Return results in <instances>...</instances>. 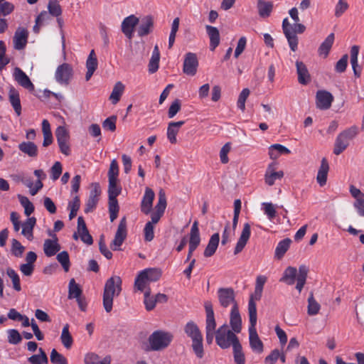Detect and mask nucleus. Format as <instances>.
<instances>
[{
    "instance_id": "1",
    "label": "nucleus",
    "mask_w": 364,
    "mask_h": 364,
    "mask_svg": "<svg viewBox=\"0 0 364 364\" xmlns=\"http://www.w3.org/2000/svg\"><path fill=\"white\" fill-rule=\"evenodd\" d=\"M248 313L250 317L249 341L250 346L254 352L262 353L264 350V345L259 338L255 328L257 323V307L252 299L248 303Z\"/></svg>"
},
{
    "instance_id": "2",
    "label": "nucleus",
    "mask_w": 364,
    "mask_h": 364,
    "mask_svg": "<svg viewBox=\"0 0 364 364\" xmlns=\"http://www.w3.org/2000/svg\"><path fill=\"white\" fill-rule=\"evenodd\" d=\"M122 291V279L119 276H113L105 282L103 292V307L107 313L112 310L113 299Z\"/></svg>"
},
{
    "instance_id": "3",
    "label": "nucleus",
    "mask_w": 364,
    "mask_h": 364,
    "mask_svg": "<svg viewBox=\"0 0 364 364\" xmlns=\"http://www.w3.org/2000/svg\"><path fill=\"white\" fill-rule=\"evenodd\" d=\"M184 331L192 341L191 346L194 353L197 358H202L204 355L203 336L198 326L196 323L190 321L185 325Z\"/></svg>"
},
{
    "instance_id": "4",
    "label": "nucleus",
    "mask_w": 364,
    "mask_h": 364,
    "mask_svg": "<svg viewBox=\"0 0 364 364\" xmlns=\"http://www.w3.org/2000/svg\"><path fill=\"white\" fill-rule=\"evenodd\" d=\"M235 333L226 323H224L217 330L215 329L214 336H215L217 345L223 349L228 348L231 346H234L240 342Z\"/></svg>"
},
{
    "instance_id": "5",
    "label": "nucleus",
    "mask_w": 364,
    "mask_h": 364,
    "mask_svg": "<svg viewBox=\"0 0 364 364\" xmlns=\"http://www.w3.org/2000/svg\"><path fill=\"white\" fill-rule=\"evenodd\" d=\"M171 333L162 330L154 331L149 337L151 350L158 351L167 348L173 340Z\"/></svg>"
},
{
    "instance_id": "6",
    "label": "nucleus",
    "mask_w": 364,
    "mask_h": 364,
    "mask_svg": "<svg viewBox=\"0 0 364 364\" xmlns=\"http://www.w3.org/2000/svg\"><path fill=\"white\" fill-rule=\"evenodd\" d=\"M358 134V128L351 127L341 132L336 139L333 154H341L349 145V142Z\"/></svg>"
},
{
    "instance_id": "7",
    "label": "nucleus",
    "mask_w": 364,
    "mask_h": 364,
    "mask_svg": "<svg viewBox=\"0 0 364 364\" xmlns=\"http://www.w3.org/2000/svg\"><path fill=\"white\" fill-rule=\"evenodd\" d=\"M204 307L206 313L205 319V339L208 344L210 345L214 339L215 328H216V321L214 316L213 307L211 301H206L204 303Z\"/></svg>"
},
{
    "instance_id": "8",
    "label": "nucleus",
    "mask_w": 364,
    "mask_h": 364,
    "mask_svg": "<svg viewBox=\"0 0 364 364\" xmlns=\"http://www.w3.org/2000/svg\"><path fill=\"white\" fill-rule=\"evenodd\" d=\"M127 225L126 218H122L117 227L114 238L110 244V247L114 251L120 250V247L124 242L127 235Z\"/></svg>"
},
{
    "instance_id": "9",
    "label": "nucleus",
    "mask_w": 364,
    "mask_h": 364,
    "mask_svg": "<svg viewBox=\"0 0 364 364\" xmlns=\"http://www.w3.org/2000/svg\"><path fill=\"white\" fill-rule=\"evenodd\" d=\"M55 136L61 153L65 156H69L70 154V135L67 129L65 127H58L55 130Z\"/></svg>"
},
{
    "instance_id": "10",
    "label": "nucleus",
    "mask_w": 364,
    "mask_h": 364,
    "mask_svg": "<svg viewBox=\"0 0 364 364\" xmlns=\"http://www.w3.org/2000/svg\"><path fill=\"white\" fill-rule=\"evenodd\" d=\"M73 70L72 66L68 63H63L59 65L55 73L56 81L63 85H68L73 78Z\"/></svg>"
},
{
    "instance_id": "11",
    "label": "nucleus",
    "mask_w": 364,
    "mask_h": 364,
    "mask_svg": "<svg viewBox=\"0 0 364 364\" xmlns=\"http://www.w3.org/2000/svg\"><path fill=\"white\" fill-rule=\"evenodd\" d=\"M218 297L220 306L223 308H227L230 305L232 306L237 305L235 291L232 288H220L218 290Z\"/></svg>"
},
{
    "instance_id": "12",
    "label": "nucleus",
    "mask_w": 364,
    "mask_h": 364,
    "mask_svg": "<svg viewBox=\"0 0 364 364\" xmlns=\"http://www.w3.org/2000/svg\"><path fill=\"white\" fill-rule=\"evenodd\" d=\"M198 60L196 55L193 53L186 54L183 61V72L190 76H194L197 73Z\"/></svg>"
},
{
    "instance_id": "13",
    "label": "nucleus",
    "mask_w": 364,
    "mask_h": 364,
    "mask_svg": "<svg viewBox=\"0 0 364 364\" xmlns=\"http://www.w3.org/2000/svg\"><path fill=\"white\" fill-rule=\"evenodd\" d=\"M333 101L332 94L326 90H318L316 95V104L317 108L323 110L331 107Z\"/></svg>"
},
{
    "instance_id": "14",
    "label": "nucleus",
    "mask_w": 364,
    "mask_h": 364,
    "mask_svg": "<svg viewBox=\"0 0 364 364\" xmlns=\"http://www.w3.org/2000/svg\"><path fill=\"white\" fill-rule=\"evenodd\" d=\"M13 77L20 86L29 91L34 90V85L32 83L28 76L20 68L16 67L14 68Z\"/></svg>"
},
{
    "instance_id": "15",
    "label": "nucleus",
    "mask_w": 364,
    "mask_h": 364,
    "mask_svg": "<svg viewBox=\"0 0 364 364\" xmlns=\"http://www.w3.org/2000/svg\"><path fill=\"white\" fill-rule=\"evenodd\" d=\"M139 22V18L134 15H130L123 20L122 23V31L127 38L132 39L133 38L134 28Z\"/></svg>"
},
{
    "instance_id": "16",
    "label": "nucleus",
    "mask_w": 364,
    "mask_h": 364,
    "mask_svg": "<svg viewBox=\"0 0 364 364\" xmlns=\"http://www.w3.org/2000/svg\"><path fill=\"white\" fill-rule=\"evenodd\" d=\"M28 37V31L24 28L18 27L15 31L13 38L14 48L18 50L23 49L27 44Z\"/></svg>"
},
{
    "instance_id": "17",
    "label": "nucleus",
    "mask_w": 364,
    "mask_h": 364,
    "mask_svg": "<svg viewBox=\"0 0 364 364\" xmlns=\"http://www.w3.org/2000/svg\"><path fill=\"white\" fill-rule=\"evenodd\" d=\"M276 166V163H272L269 164L266 170L264 181L269 186L274 185L276 180L281 179L284 176V172L282 171H277Z\"/></svg>"
},
{
    "instance_id": "18",
    "label": "nucleus",
    "mask_w": 364,
    "mask_h": 364,
    "mask_svg": "<svg viewBox=\"0 0 364 364\" xmlns=\"http://www.w3.org/2000/svg\"><path fill=\"white\" fill-rule=\"evenodd\" d=\"M251 235V228L249 223H245L239 237V240L235 247L234 254L237 255L242 251L247 245Z\"/></svg>"
},
{
    "instance_id": "19",
    "label": "nucleus",
    "mask_w": 364,
    "mask_h": 364,
    "mask_svg": "<svg viewBox=\"0 0 364 364\" xmlns=\"http://www.w3.org/2000/svg\"><path fill=\"white\" fill-rule=\"evenodd\" d=\"M139 23V25L136 31L139 37L147 36L152 32L154 28V18L151 16L143 17Z\"/></svg>"
},
{
    "instance_id": "20",
    "label": "nucleus",
    "mask_w": 364,
    "mask_h": 364,
    "mask_svg": "<svg viewBox=\"0 0 364 364\" xmlns=\"http://www.w3.org/2000/svg\"><path fill=\"white\" fill-rule=\"evenodd\" d=\"M230 324L235 333H240L242 330V318L239 312L238 305L232 306L230 315Z\"/></svg>"
},
{
    "instance_id": "21",
    "label": "nucleus",
    "mask_w": 364,
    "mask_h": 364,
    "mask_svg": "<svg viewBox=\"0 0 364 364\" xmlns=\"http://www.w3.org/2000/svg\"><path fill=\"white\" fill-rule=\"evenodd\" d=\"M295 64L298 75V82L303 85H307L311 81V75L306 65L300 60H296Z\"/></svg>"
},
{
    "instance_id": "22",
    "label": "nucleus",
    "mask_w": 364,
    "mask_h": 364,
    "mask_svg": "<svg viewBox=\"0 0 364 364\" xmlns=\"http://www.w3.org/2000/svg\"><path fill=\"white\" fill-rule=\"evenodd\" d=\"M60 250L58 239L53 235V239H46L43 243V251L47 257L54 256Z\"/></svg>"
},
{
    "instance_id": "23",
    "label": "nucleus",
    "mask_w": 364,
    "mask_h": 364,
    "mask_svg": "<svg viewBox=\"0 0 364 364\" xmlns=\"http://www.w3.org/2000/svg\"><path fill=\"white\" fill-rule=\"evenodd\" d=\"M155 197L154 192L150 188H146L145 193L141 203V210L147 215L151 212L153 201Z\"/></svg>"
},
{
    "instance_id": "24",
    "label": "nucleus",
    "mask_w": 364,
    "mask_h": 364,
    "mask_svg": "<svg viewBox=\"0 0 364 364\" xmlns=\"http://www.w3.org/2000/svg\"><path fill=\"white\" fill-rule=\"evenodd\" d=\"M9 100L17 116L21 114V105L18 91L13 86L9 90Z\"/></svg>"
},
{
    "instance_id": "25",
    "label": "nucleus",
    "mask_w": 364,
    "mask_h": 364,
    "mask_svg": "<svg viewBox=\"0 0 364 364\" xmlns=\"http://www.w3.org/2000/svg\"><path fill=\"white\" fill-rule=\"evenodd\" d=\"M97 59L94 50H92L88 55V58L86 61V68H87V73L85 75V80L86 81H88L91 77L92 76L93 73L97 68Z\"/></svg>"
},
{
    "instance_id": "26",
    "label": "nucleus",
    "mask_w": 364,
    "mask_h": 364,
    "mask_svg": "<svg viewBox=\"0 0 364 364\" xmlns=\"http://www.w3.org/2000/svg\"><path fill=\"white\" fill-rule=\"evenodd\" d=\"M335 40L334 33H330L325 40L322 42L318 49V54L319 56L326 58L329 54Z\"/></svg>"
},
{
    "instance_id": "27",
    "label": "nucleus",
    "mask_w": 364,
    "mask_h": 364,
    "mask_svg": "<svg viewBox=\"0 0 364 364\" xmlns=\"http://www.w3.org/2000/svg\"><path fill=\"white\" fill-rule=\"evenodd\" d=\"M328 171V163L326 158H323L316 176L317 183L321 187L326 183Z\"/></svg>"
},
{
    "instance_id": "28",
    "label": "nucleus",
    "mask_w": 364,
    "mask_h": 364,
    "mask_svg": "<svg viewBox=\"0 0 364 364\" xmlns=\"http://www.w3.org/2000/svg\"><path fill=\"white\" fill-rule=\"evenodd\" d=\"M184 121L171 122L168 124L167 128V138L171 144L177 142L176 135L179 132V128L183 125Z\"/></svg>"
},
{
    "instance_id": "29",
    "label": "nucleus",
    "mask_w": 364,
    "mask_h": 364,
    "mask_svg": "<svg viewBox=\"0 0 364 364\" xmlns=\"http://www.w3.org/2000/svg\"><path fill=\"white\" fill-rule=\"evenodd\" d=\"M36 223V219L34 217L28 218L25 222L22 223L21 234L30 241L33 240V230Z\"/></svg>"
},
{
    "instance_id": "30",
    "label": "nucleus",
    "mask_w": 364,
    "mask_h": 364,
    "mask_svg": "<svg viewBox=\"0 0 364 364\" xmlns=\"http://www.w3.org/2000/svg\"><path fill=\"white\" fill-rule=\"evenodd\" d=\"M18 149L29 157L35 158L38 156V146L32 141H23L18 146Z\"/></svg>"
},
{
    "instance_id": "31",
    "label": "nucleus",
    "mask_w": 364,
    "mask_h": 364,
    "mask_svg": "<svg viewBox=\"0 0 364 364\" xmlns=\"http://www.w3.org/2000/svg\"><path fill=\"white\" fill-rule=\"evenodd\" d=\"M207 33L210 38V48L214 50L220 43V33L216 27L207 25L205 26Z\"/></svg>"
},
{
    "instance_id": "32",
    "label": "nucleus",
    "mask_w": 364,
    "mask_h": 364,
    "mask_svg": "<svg viewBox=\"0 0 364 364\" xmlns=\"http://www.w3.org/2000/svg\"><path fill=\"white\" fill-rule=\"evenodd\" d=\"M200 242V232L198 229V223L195 221L191 227L190 232L189 247L195 249L198 247Z\"/></svg>"
},
{
    "instance_id": "33",
    "label": "nucleus",
    "mask_w": 364,
    "mask_h": 364,
    "mask_svg": "<svg viewBox=\"0 0 364 364\" xmlns=\"http://www.w3.org/2000/svg\"><path fill=\"white\" fill-rule=\"evenodd\" d=\"M220 241V235L218 233L213 234L208 242V244L204 251V256L206 257L213 255L218 248Z\"/></svg>"
},
{
    "instance_id": "34",
    "label": "nucleus",
    "mask_w": 364,
    "mask_h": 364,
    "mask_svg": "<svg viewBox=\"0 0 364 364\" xmlns=\"http://www.w3.org/2000/svg\"><path fill=\"white\" fill-rule=\"evenodd\" d=\"M257 7L259 16L262 18H267L272 13L273 4L271 1L257 0Z\"/></svg>"
},
{
    "instance_id": "35",
    "label": "nucleus",
    "mask_w": 364,
    "mask_h": 364,
    "mask_svg": "<svg viewBox=\"0 0 364 364\" xmlns=\"http://www.w3.org/2000/svg\"><path fill=\"white\" fill-rule=\"evenodd\" d=\"M160 60V52L157 45L154 48L151 59L149 63V72L150 73H156L159 69V64Z\"/></svg>"
},
{
    "instance_id": "36",
    "label": "nucleus",
    "mask_w": 364,
    "mask_h": 364,
    "mask_svg": "<svg viewBox=\"0 0 364 364\" xmlns=\"http://www.w3.org/2000/svg\"><path fill=\"white\" fill-rule=\"evenodd\" d=\"M297 269L293 267H288L284 272L282 277L279 282H284L288 285L294 284L295 279L297 277Z\"/></svg>"
},
{
    "instance_id": "37",
    "label": "nucleus",
    "mask_w": 364,
    "mask_h": 364,
    "mask_svg": "<svg viewBox=\"0 0 364 364\" xmlns=\"http://www.w3.org/2000/svg\"><path fill=\"white\" fill-rule=\"evenodd\" d=\"M146 272L141 271L134 281V287L140 291H146L148 288L150 282L147 279V276L145 275Z\"/></svg>"
},
{
    "instance_id": "38",
    "label": "nucleus",
    "mask_w": 364,
    "mask_h": 364,
    "mask_svg": "<svg viewBox=\"0 0 364 364\" xmlns=\"http://www.w3.org/2000/svg\"><path fill=\"white\" fill-rule=\"evenodd\" d=\"M290 150L284 146L279 144L271 145L269 149V154L271 159H277L281 154H288Z\"/></svg>"
},
{
    "instance_id": "39",
    "label": "nucleus",
    "mask_w": 364,
    "mask_h": 364,
    "mask_svg": "<svg viewBox=\"0 0 364 364\" xmlns=\"http://www.w3.org/2000/svg\"><path fill=\"white\" fill-rule=\"evenodd\" d=\"M308 268L305 265H301L299 267V273L296 277V289L301 292L306 280L307 274H308Z\"/></svg>"
},
{
    "instance_id": "40",
    "label": "nucleus",
    "mask_w": 364,
    "mask_h": 364,
    "mask_svg": "<svg viewBox=\"0 0 364 364\" xmlns=\"http://www.w3.org/2000/svg\"><path fill=\"white\" fill-rule=\"evenodd\" d=\"M60 341L63 346L67 349H70L73 346V339L69 331V325L68 323H66L63 328Z\"/></svg>"
},
{
    "instance_id": "41",
    "label": "nucleus",
    "mask_w": 364,
    "mask_h": 364,
    "mask_svg": "<svg viewBox=\"0 0 364 364\" xmlns=\"http://www.w3.org/2000/svg\"><path fill=\"white\" fill-rule=\"evenodd\" d=\"M31 364H48V358L43 348L38 349V354L33 355L28 358Z\"/></svg>"
},
{
    "instance_id": "42",
    "label": "nucleus",
    "mask_w": 364,
    "mask_h": 364,
    "mask_svg": "<svg viewBox=\"0 0 364 364\" xmlns=\"http://www.w3.org/2000/svg\"><path fill=\"white\" fill-rule=\"evenodd\" d=\"M291 242L289 238H286L280 241L275 249V257L279 259H281L289 250Z\"/></svg>"
},
{
    "instance_id": "43",
    "label": "nucleus",
    "mask_w": 364,
    "mask_h": 364,
    "mask_svg": "<svg viewBox=\"0 0 364 364\" xmlns=\"http://www.w3.org/2000/svg\"><path fill=\"white\" fill-rule=\"evenodd\" d=\"M124 85L121 82H117L112 91V93L109 96V100L112 101V104H117L124 92Z\"/></svg>"
},
{
    "instance_id": "44",
    "label": "nucleus",
    "mask_w": 364,
    "mask_h": 364,
    "mask_svg": "<svg viewBox=\"0 0 364 364\" xmlns=\"http://www.w3.org/2000/svg\"><path fill=\"white\" fill-rule=\"evenodd\" d=\"M81 295L82 290L80 286L75 282L74 279H71L68 286V298L70 299H78Z\"/></svg>"
},
{
    "instance_id": "45",
    "label": "nucleus",
    "mask_w": 364,
    "mask_h": 364,
    "mask_svg": "<svg viewBox=\"0 0 364 364\" xmlns=\"http://www.w3.org/2000/svg\"><path fill=\"white\" fill-rule=\"evenodd\" d=\"M6 274L12 281L13 288L16 291H20L21 290V287L18 274L14 269L10 267L6 269Z\"/></svg>"
},
{
    "instance_id": "46",
    "label": "nucleus",
    "mask_w": 364,
    "mask_h": 364,
    "mask_svg": "<svg viewBox=\"0 0 364 364\" xmlns=\"http://www.w3.org/2000/svg\"><path fill=\"white\" fill-rule=\"evenodd\" d=\"M48 10L49 14L54 17H59L62 14V8L58 0H49Z\"/></svg>"
},
{
    "instance_id": "47",
    "label": "nucleus",
    "mask_w": 364,
    "mask_h": 364,
    "mask_svg": "<svg viewBox=\"0 0 364 364\" xmlns=\"http://www.w3.org/2000/svg\"><path fill=\"white\" fill-rule=\"evenodd\" d=\"M232 348L235 362L237 364H245V358L240 343H237V344H235Z\"/></svg>"
},
{
    "instance_id": "48",
    "label": "nucleus",
    "mask_w": 364,
    "mask_h": 364,
    "mask_svg": "<svg viewBox=\"0 0 364 364\" xmlns=\"http://www.w3.org/2000/svg\"><path fill=\"white\" fill-rule=\"evenodd\" d=\"M122 188L117 184V179L109 180V198H117L121 193Z\"/></svg>"
},
{
    "instance_id": "49",
    "label": "nucleus",
    "mask_w": 364,
    "mask_h": 364,
    "mask_svg": "<svg viewBox=\"0 0 364 364\" xmlns=\"http://www.w3.org/2000/svg\"><path fill=\"white\" fill-rule=\"evenodd\" d=\"M167 205L165 191L161 189L158 193V202L155 206V210L164 213Z\"/></svg>"
},
{
    "instance_id": "50",
    "label": "nucleus",
    "mask_w": 364,
    "mask_h": 364,
    "mask_svg": "<svg viewBox=\"0 0 364 364\" xmlns=\"http://www.w3.org/2000/svg\"><path fill=\"white\" fill-rule=\"evenodd\" d=\"M57 260L62 265L64 271L65 272H68L70 269V257L67 251H63L57 255Z\"/></svg>"
},
{
    "instance_id": "51",
    "label": "nucleus",
    "mask_w": 364,
    "mask_h": 364,
    "mask_svg": "<svg viewBox=\"0 0 364 364\" xmlns=\"http://www.w3.org/2000/svg\"><path fill=\"white\" fill-rule=\"evenodd\" d=\"M320 304L315 300L313 293H311L308 299V314L310 316L316 315L318 313Z\"/></svg>"
},
{
    "instance_id": "52",
    "label": "nucleus",
    "mask_w": 364,
    "mask_h": 364,
    "mask_svg": "<svg viewBox=\"0 0 364 364\" xmlns=\"http://www.w3.org/2000/svg\"><path fill=\"white\" fill-rule=\"evenodd\" d=\"M142 272H146L145 275L147 276L150 282H156L161 277V271L157 268H148L142 270Z\"/></svg>"
},
{
    "instance_id": "53",
    "label": "nucleus",
    "mask_w": 364,
    "mask_h": 364,
    "mask_svg": "<svg viewBox=\"0 0 364 364\" xmlns=\"http://www.w3.org/2000/svg\"><path fill=\"white\" fill-rule=\"evenodd\" d=\"M150 295H151V289H150V288H148L144 291V303L146 309L147 311H151L152 309H154L156 306V304L155 297H151V296H150Z\"/></svg>"
},
{
    "instance_id": "54",
    "label": "nucleus",
    "mask_w": 364,
    "mask_h": 364,
    "mask_svg": "<svg viewBox=\"0 0 364 364\" xmlns=\"http://www.w3.org/2000/svg\"><path fill=\"white\" fill-rule=\"evenodd\" d=\"M349 8V4L346 0H338L335 6V16L341 17Z\"/></svg>"
},
{
    "instance_id": "55",
    "label": "nucleus",
    "mask_w": 364,
    "mask_h": 364,
    "mask_svg": "<svg viewBox=\"0 0 364 364\" xmlns=\"http://www.w3.org/2000/svg\"><path fill=\"white\" fill-rule=\"evenodd\" d=\"M50 359L53 364H68L67 359L55 348L50 352Z\"/></svg>"
},
{
    "instance_id": "56",
    "label": "nucleus",
    "mask_w": 364,
    "mask_h": 364,
    "mask_svg": "<svg viewBox=\"0 0 364 364\" xmlns=\"http://www.w3.org/2000/svg\"><path fill=\"white\" fill-rule=\"evenodd\" d=\"M250 91L248 88H245L242 90L240 92L238 100L237 102V107L242 110V112L245 109V102L250 95Z\"/></svg>"
},
{
    "instance_id": "57",
    "label": "nucleus",
    "mask_w": 364,
    "mask_h": 364,
    "mask_svg": "<svg viewBox=\"0 0 364 364\" xmlns=\"http://www.w3.org/2000/svg\"><path fill=\"white\" fill-rule=\"evenodd\" d=\"M14 9V5L12 3L0 0V16H6L10 14Z\"/></svg>"
},
{
    "instance_id": "58",
    "label": "nucleus",
    "mask_w": 364,
    "mask_h": 364,
    "mask_svg": "<svg viewBox=\"0 0 364 364\" xmlns=\"http://www.w3.org/2000/svg\"><path fill=\"white\" fill-rule=\"evenodd\" d=\"M263 210L269 220H272L277 215L274 205L272 203H263Z\"/></svg>"
},
{
    "instance_id": "59",
    "label": "nucleus",
    "mask_w": 364,
    "mask_h": 364,
    "mask_svg": "<svg viewBox=\"0 0 364 364\" xmlns=\"http://www.w3.org/2000/svg\"><path fill=\"white\" fill-rule=\"evenodd\" d=\"M8 333V342L13 345H16L19 343L22 337L19 332L16 329H9L7 331Z\"/></svg>"
},
{
    "instance_id": "60",
    "label": "nucleus",
    "mask_w": 364,
    "mask_h": 364,
    "mask_svg": "<svg viewBox=\"0 0 364 364\" xmlns=\"http://www.w3.org/2000/svg\"><path fill=\"white\" fill-rule=\"evenodd\" d=\"M285 37L287 39L289 46L292 51H296L298 47V37L293 32H289L284 34Z\"/></svg>"
},
{
    "instance_id": "61",
    "label": "nucleus",
    "mask_w": 364,
    "mask_h": 364,
    "mask_svg": "<svg viewBox=\"0 0 364 364\" xmlns=\"http://www.w3.org/2000/svg\"><path fill=\"white\" fill-rule=\"evenodd\" d=\"M25 247L16 239L12 240L11 250L14 256L21 257Z\"/></svg>"
},
{
    "instance_id": "62",
    "label": "nucleus",
    "mask_w": 364,
    "mask_h": 364,
    "mask_svg": "<svg viewBox=\"0 0 364 364\" xmlns=\"http://www.w3.org/2000/svg\"><path fill=\"white\" fill-rule=\"evenodd\" d=\"M62 165L60 162L56 161L50 168V177L52 180L56 181L62 173Z\"/></svg>"
},
{
    "instance_id": "63",
    "label": "nucleus",
    "mask_w": 364,
    "mask_h": 364,
    "mask_svg": "<svg viewBox=\"0 0 364 364\" xmlns=\"http://www.w3.org/2000/svg\"><path fill=\"white\" fill-rule=\"evenodd\" d=\"M348 55L347 54H345L336 63V64L335 65V70L337 73H341L346 70L347 65H348Z\"/></svg>"
},
{
    "instance_id": "64",
    "label": "nucleus",
    "mask_w": 364,
    "mask_h": 364,
    "mask_svg": "<svg viewBox=\"0 0 364 364\" xmlns=\"http://www.w3.org/2000/svg\"><path fill=\"white\" fill-rule=\"evenodd\" d=\"M116 121H117V117L116 116H111L108 118H107L103 122H102V127L105 129L109 130L111 132H114L116 129Z\"/></svg>"
}]
</instances>
